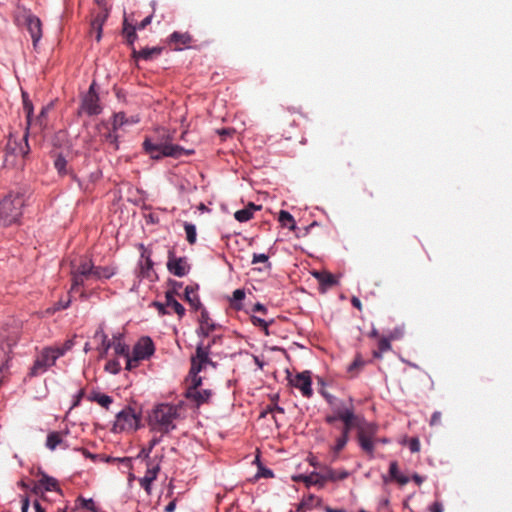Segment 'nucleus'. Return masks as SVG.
I'll return each mask as SVG.
<instances>
[{
	"label": "nucleus",
	"mask_w": 512,
	"mask_h": 512,
	"mask_svg": "<svg viewBox=\"0 0 512 512\" xmlns=\"http://www.w3.org/2000/svg\"><path fill=\"white\" fill-rule=\"evenodd\" d=\"M28 135L29 132L25 129V133L23 137L18 141L13 136H10L6 145V158L5 162H8V156L14 155L16 157L20 156L21 158H25L30 152V146L28 144Z\"/></svg>",
	"instance_id": "9"
},
{
	"label": "nucleus",
	"mask_w": 512,
	"mask_h": 512,
	"mask_svg": "<svg viewBox=\"0 0 512 512\" xmlns=\"http://www.w3.org/2000/svg\"><path fill=\"white\" fill-rule=\"evenodd\" d=\"M106 19V15H98L91 23V33L95 34V39L99 42L102 37V26Z\"/></svg>",
	"instance_id": "33"
},
{
	"label": "nucleus",
	"mask_w": 512,
	"mask_h": 512,
	"mask_svg": "<svg viewBox=\"0 0 512 512\" xmlns=\"http://www.w3.org/2000/svg\"><path fill=\"white\" fill-rule=\"evenodd\" d=\"M245 298V292L242 289H236L233 292V296L231 299V306L237 310L241 308L240 302Z\"/></svg>",
	"instance_id": "42"
},
{
	"label": "nucleus",
	"mask_w": 512,
	"mask_h": 512,
	"mask_svg": "<svg viewBox=\"0 0 512 512\" xmlns=\"http://www.w3.org/2000/svg\"><path fill=\"white\" fill-rule=\"evenodd\" d=\"M53 357L47 347L42 349L30 369L29 376L36 377L46 372L48 368L56 363Z\"/></svg>",
	"instance_id": "10"
},
{
	"label": "nucleus",
	"mask_w": 512,
	"mask_h": 512,
	"mask_svg": "<svg viewBox=\"0 0 512 512\" xmlns=\"http://www.w3.org/2000/svg\"><path fill=\"white\" fill-rule=\"evenodd\" d=\"M24 198L19 193H9L0 199V226L7 227L18 222L22 215Z\"/></svg>",
	"instance_id": "2"
},
{
	"label": "nucleus",
	"mask_w": 512,
	"mask_h": 512,
	"mask_svg": "<svg viewBox=\"0 0 512 512\" xmlns=\"http://www.w3.org/2000/svg\"><path fill=\"white\" fill-rule=\"evenodd\" d=\"M128 123V119L126 118L123 112L115 113L113 116L112 129L117 131L122 126Z\"/></svg>",
	"instance_id": "41"
},
{
	"label": "nucleus",
	"mask_w": 512,
	"mask_h": 512,
	"mask_svg": "<svg viewBox=\"0 0 512 512\" xmlns=\"http://www.w3.org/2000/svg\"><path fill=\"white\" fill-rule=\"evenodd\" d=\"M95 86L96 84L93 82L90 85L88 92L82 99L81 108L89 116L98 115L102 111V107L99 104V96L95 90Z\"/></svg>",
	"instance_id": "11"
},
{
	"label": "nucleus",
	"mask_w": 512,
	"mask_h": 512,
	"mask_svg": "<svg viewBox=\"0 0 512 512\" xmlns=\"http://www.w3.org/2000/svg\"><path fill=\"white\" fill-rule=\"evenodd\" d=\"M50 351V353L54 356V360L56 361L58 358L64 356L66 352L64 351L62 346H55V347H47Z\"/></svg>",
	"instance_id": "53"
},
{
	"label": "nucleus",
	"mask_w": 512,
	"mask_h": 512,
	"mask_svg": "<svg viewBox=\"0 0 512 512\" xmlns=\"http://www.w3.org/2000/svg\"><path fill=\"white\" fill-rule=\"evenodd\" d=\"M144 261L140 263V275L144 278L151 279L154 274L153 261L150 258V254L146 255V251L142 253Z\"/></svg>",
	"instance_id": "26"
},
{
	"label": "nucleus",
	"mask_w": 512,
	"mask_h": 512,
	"mask_svg": "<svg viewBox=\"0 0 512 512\" xmlns=\"http://www.w3.org/2000/svg\"><path fill=\"white\" fill-rule=\"evenodd\" d=\"M174 291L169 290L165 294L166 302L165 305L174 310V312L181 318L185 314V308L174 298Z\"/></svg>",
	"instance_id": "24"
},
{
	"label": "nucleus",
	"mask_w": 512,
	"mask_h": 512,
	"mask_svg": "<svg viewBox=\"0 0 512 512\" xmlns=\"http://www.w3.org/2000/svg\"><path fill=\"white\" fill-rule=\"evenodd\" d=\"M116 273L115 268L112 266H93L92 280L110 279Z\"/></svg>",
	"instance_id": "25"
},
{
	"label": "nucleus",
	"mask_w": 512,
	"mask_h": 512,
	"mask_svg": "<svg viewBox=\"0 0 512 512\" xmlns=\"http://www.w3.org/2000/svg\"><path fill=\"white\" fill-rule=\"evenodd\" d=\"M185 300L190 304V306L197 310L201 308L202 304L197 294H195V289L192 286H187L185 288Z\"/></svg>",
	"instance_id": "30"
},
{
	"label": "nucleus",
	"mask_w": 512,
	"mask_h": 512,
	"mask_svg": "<svg viewBox=\"0 0 512 512\" xmlns=\"http://www.w3.org/2000/svg\"><path fill=\"white\" fill-rule=\"evenodd\" d=\"M76 507L77 508H84L87 510H90L92 512H99L98 508L95 505V502L93 499H85L83 497H79L76 500Z\"/></svg>",
	"instance_id": "38"
},
{
	"label": "nucleus",
	"mask_w": 512,
	"mask_h": 512,
	"mask_svg": "<svg viewBox=\"0 0 512 512\" xmlns=\"http://www.w3.org/2000/svg\"><path fill=\"white\" fill-rule=\"evenodd\" d=\"M88 400L91 401V402H96L98 403L100 406L108 409L109 405L113 402V399L112 397L106 395V394H101L99 392H93L91 393L89 396H88Z\"/></svg>",
	"instance_id": "31"
},
{
	"label": "nucleus",
	"mask_w": 512,
	"mask_h": 512,
	"mask_svg": "<svg viewBox=\"0 0 512 512\" xmlns=\"http://www.w3.org/2000/svg\"><path fill=\"white\" fill-rule=\"evenodd\" d=\"M378 427L375 424L368 423L364 426L359 427L357 439L361 449L369 455L374 456V449L377 443L376 434Z\"/></svg>",
	"instance_id": "7"
},
{
	"label": "nucleus",
	"mask_w": 512,
	"mask_h": 512,
	"mask_svg": "<svg viewBox=\"0 0 512 512\" xmlns=\"http://www.w3.org/2000/svg\"><path fill=\"white\" fill-rule=\"evenodd\" d=\"M154 344L149 337H142L133 348V355L140 361L148 359L154 353Z\"/></svg>",
	"instance_id": "14"
},
{
	"label": "nucleus",
	"mask_w": 512,
	"mask_h": 512,
	"mask_svg": "<svg viewBox=\"0 0 512 512\" xmlns=\"http://www.w3.org/2000/svg\"><path fill=\"white\" fill-rule=\"evenodd\" d=\"M343 428H342V431H341V434H344V435H347L349 436V433L350 431L354 428V427H357L359 429V427H361L360 425V420H354V421H349V422H343Z\"/></svg>",
	"instance_id": "47"
},
{
	"label": "nucleus",
	"mask_w": 512,
	"mask_h": 512,
	"mask_svg": "<svg viewBox=\"0 0 512 512\" xmlns=\"http://www.w3.org/2000/svg\"><path fill=\"white\" fill-rule=\"evenodd\" d=\"M67 433H62L58 431L50 432L47 435L46 439V447L52 451H54L58 446H61L63 449L68 448V444L64 440V435Z\"/></svg>",
	"instance_id": "20"
},
{
	"label": "nucleus",
	"mask_w": 512,
	"mask_h": 512,
	"mask_svg": "<svg viewBox=\"0 0 512 512\" xmlns=\"http://www.w3.org/2000/svg\"><path fill=\"white\" fill-rule=\"evenodd\" d=\"M411 452H418L420 450V442L417 438H412L409 443Z\"/></svg>",
	"instance_id": "62"
},
{
	"label": "nucleus",
	"mask_w": 512,
	"mask_h": 512,
	"mask_svg": "<svg viewBox=\"0 0 512 512\" xmlns=\"http://www.w3.org/2000/svg\"><path fill=\"white\" fill-rule=\"evenodd\" d=\"M180 408L171 404L157 405L149 416L152 430L168 433L175 428L174 420L179 417Z\"/></svg>",
	"instance_id": "1"
},
{
	"label": "nucleus",
	"mask_w": 512,
	"mask_h": 512,
	"mask_svg": "<svg viewBox=\"0 0 512 512\" xmlns=\"http://www.w3.org/2000/svg\"><path fill=\"white\" fill-rule=\"evenodd\" d=\"M338 418L342 422L360 420V417L355 414L352 399H350L348 403H340L338 405Z\"/></svg>",
	"instance_id": "18"
},
{
	"label": "nucleus",
	"mask_w": 512,
	"mask_h": 512,
	"mask_svg": "<svg viewBox=\"0 0 512 512\" xmlns=\"http://www.w3.org/2000/svg\"><path fill=\"white\" fill-rule=\"evenodd\" d=\"M403 336V328H395L389 335L391 340L399 339Z\"/></svg>",
	"instance_id": "63"
},
{
	"label": "nucleus",
	"mask_w": 512,
	"mask_h": 512,
	"mask_svg": "<svg viewBox=\"0 0 512 512\" xmlns=\"http://www.w3.org/2000/svg\"><path fill=\"white\" fill-rule=\"evenodd\" d=\"M303 502H307L310 504V509H312L313 506H318L321 503V499L316 497L313 494L308 495L306 498L302 500Z\"/></svg>",
	"instance_id": "56"
},
{
	"label": "nucleus",
	"mask_w": 512,
	"mask_h": 512,
	"mask_svg": "<svg viewBox=\"0 0 512 512\" xmlns=\"http://www.w3.org/2000/svg\"><path fill=\"white\" fill-rule=\"evenodd\" d=\"M163 454H156L152 457V459L145 460L146 470H152L156 472H160L161 462L163 460Z\"/></svg>",
	"instance_id": "36"
},
{
	"label": "nucleus",
	"mask_w": 512,
	"mask_h": 512,
	"mask_svg": "<svg viewBox=\"0 0 512 512\" xmlns=\"http://www.w3.org/2000/svg\"><path fill=\"white\" fill-rule=\"evenodd\" d=\"M192 42V36L188 32H173L169 37V45L174 50H182L189 48Z\"/></svg>",
	"instance_id": "16"
},
{
	"label": "nucleus",
	"mask_w": 512,
	"mask_h": 512,
	"mask_svg": "<svg viewBox=\"0 0 512 512\" xmlns=\"http://www.w3.org/2000/svg\"><path fill=\"white\" fill-rule=\"evenodd\" d=\"M292 479H293V481H296V482L301 481V482L305 483V485L307 487L314 485V486H318L319 488H323L320 473H317V472H312L309 475L300 474L298 476H294Z\"/></svg>",
	"instance_id": "22"
},
{
	"label": "nucleus",
	"mask_w": 512,
	"mask_h": 512,
	"mask_svg": "<svg viewBox=\"0 0 512 512\" xmlns=\"http://www.w3.org/2000/svg\"><path fill=\"white\" fill-rule=\"evenodd\" d=\"M167 269L177 277H183L188 274L190 266L184 257H175L172 250L169 251Z\"/></svg>",
	"instance_id": "13"
},
{
	"label": "nucleus",
	"mask_w": 512,
	"mask_h": 512,
	"mask_svg": "<svg viewBox=\"0 0 512 512\" xmlns=\"http://www.w3.org/2000/svg\"><path fill=\"white\" fill-rule=\"evenodd\" d=\"M94 338L99 339L101 341V347L99 348V350H100V356L103 357L108 352V350L112 347V343L108 339L107 335L105 334V332L103 331V329L101 327H99L96 330V332L94 334Z\"/></svg>",
	"instance_id": "28"
},
{
	"label": "nucleus",
	"mask_w": 512,
	"mask_h": 512,
	"mask_svg": "<svg viewBox=\"0 0 512 512\" xmlns=\"http://www.w3.org/2000/svg\"><path fill=\"white\" fill-rule=\"evenodd\" d=\"M50 351V353L54 356V360L56 361L58 358L64 356L66 352L64 351L62 346H55V347H47Z\"/></svg>",
	"instance_id": "54"
},
{
	"label": "nucleus",
	"mask_w": 512,
	"mask_h": 512,
	"mask_svg": "<svg viewBox=\"0 0 512 512\" xmlns=\"http://www.w3.org/2000/svg\"><path fill=\"white\" fill-rule=\"evenodd\" d=\"M278 220L282 226L288 227L290 230H295V228H296L295 220H294L293 216L288 211L281 210L279 212Z\"/></svg>",
	"instance_id": "34"
},
{
	"label": "nucleus",
	"mask_w": 512,
	"mask_h": 512,
	"mask_svg": "<svg viewBox=\"0 0 512 512\" xmlns=\"http://www.w3.org/2000/svg\"><path fill=\"white\" fill-rule=\"evenodd\" d=\"M251 321L255 326L262 328L266 335H269L268 323L264 319L256 317V316H251Z\"/></svg>",
	"instance_id": "50"
},
{
	"label": "nucleus",
	"mask_w": 512,
	"mask_h": 512,
	"mask_svg": "<svg viewBox=\"0 0 512 512\" xmlns=\"http://www.w3.org/2000/svg\"><path fill=\"white\" fill-rule=\"evenodd\" d=\"M256 476L258 478L259 477L271 478V477H273V472H272V470L267 469V468H260Z\"/></svg>",
	"instance_id": "60"
},
{
	"label": "nucleus",
	"mask_w": 512,
	"mask_h": 512,
	"mask_svg": "<svg viewBox=\"0 0 512 512\" xmlns=\"http://www.w3.org/2000/svg\"><path fill=\"white\" fill-rule=\"evenodd\" d=\"M389 474L391 479L395 480L399 475L398 464L396 461L390 463Z\"/></svg>",
	"instance_id": "58"
},
{
	"label": "nucleus",
	"mask_w": 512,
	"mask_h": 512,
	"mask_svg": "<svg viewBox=\"0 0 512 512\" xmlns=\"http://www.w3.org/2000/svg\"><path fill=\"white\" fill-rule=\"evenodd\" d=\"M125 358H126V369H128V370H132L133 368H136L140 361L133 354H132V356H130V354H129L128 357H125Z\"/></svg>",
	"instance_id": "55"
},
{
	"label": "nucleus",
	"mask_w": 512,
	"mask_h": 512,
	"mask_svg": "<svg viewBox=\"0 0 512 512\" xmlns=\"http://www.w3.org/2000/svg\"><path fill=\"white\" fill-rule=\"evenodd\" d=\"M199 322L200 326L197 330L199 336L208 337L209 334L217 328V325L212 321L205 308L201 311Z\"/></svg>",
	"instance_id": "17"
},
{
	"label": "nucleus",
	"mask_w": 512,
	"mask_h": 512,
	"mask_svg": "<svg viewBox=\"0 0 512 512\" xmlns=\"http://www.w3.org/2000/svg\"><path fill=\"white\" fill-rule=\"evenodd\" d=\"M22 98H23V111L26 116V130L29 132L31 130V127L33 125V104L28 98V94L26 92H22Z\"/></svg>",
	"instance_id": "23"
},
{
	"label": "nucleus",
	"mask_w": 512,
	"mask_h": 512,
	"mask_svg": "<svg viewBox=\"0 0 512 512\" xmlns=\"http://www.w3.org/2000/svg\"><path fill=\"white\" fill-rule=\"evenodd\" d=\"M41 26V21L38 17L29 16L27 18V29L31 35L34 45H36L42 36Z\"/></svg>",
	"instance_id": "19"
},
{
	"label": "nucleus",
	"mask_w": 512,
	"mask_h": 512,
	"mask_svg": "<svg viewBox=\"0 0 512 512\" xmlns=\"http://www.w3.org/2000/svg\"><path fill=\"white\" fill-rule=\"evenodd\" d=\"M140 417L131 407H125L117 413L113 425L114 432L133 431L139 427Z\"/></svg>",
	"instance_id": "6"
},
{
	"label": "nucleus",
	"mask_w": 512,
	"mask_h": 512,
	"mask_svg": "<svg viewBox=\"0 0 512 512\" xmlns=\"http://www.w3.org/2000/svg\"><path fill=\"white\" fill-rule=\"evenodd\" d=\"M234 217L239 222H246L249 221L253 215L250 210L245 207L244 209L236 211Z\"/></svg>",
	"instance_id": "45"
},
{
	"label": "nucleus",
	"mask_w": 512,
	"mask_h": 512,
	"mask_svg": "<svg viewBox=\"0 0 512 512\" xmlns=\"http://www.w3.org/2000/svg\"><path fill=\"white\" fill-rule=\"evenodd\" d=\"M184 229H185V232H186V239H187V241L190 244H194L196 242V237H197L195 225L186 222L184 224Z\"/></svg>",
	"instance_id": "43"
},
{
	"label": "nucleus",
	"mask_w": 512,
	"mask_h": 512,
	"mask_svg": "<svg viewBox=\"0 0 512 512\" xmlns=\"http://www.w3.org/2000/svg\"><path fill=\"white\" fill-rule=\"evenodd\" d=\"M114 339H115V342L112 344V346L115 350V353L117 355H122L124 357H128L129 347L126 344L121 342L120 336L119 337L114 336Z\"/></svg>",
	"instance_id": "39"
},
{
	"label": "nucleus",
	"mask_w": 512,
	"mask_h": 512,
	"mask_svg": "<svg viewBox=\"0 0 512 512\" xmlns=\"http://www.w3.org/2000/svg\"><path fill=\"white\" fill-rule=\"evenodd\" d=\"M144 151L155 160L161 159L162 157H174L178 158L182 154L190 155L193 151H187L179 145L167 144V143H153L151 139L146 138L143 142Z\"/></svg>",
	"instance_id": "3"
},
{
	"label": "nucleus",
	"mask_w": 512,
	"mask_h": 512,
	"mask_svg": "<svg viewBox=\"0 0 512 512\" xmlns=\"http://www.w3.org/2000/svg\"><path fill=\"white\" fill-rule=\"evenodd\" d=\"M151 453H152V450L148 447H143L139 454L137 455V458L138 459H142V460H148V459H152V456H151Z\"/></svg>",
	"instance_id": "57"
},
{
	"label": "nucleus",
	"mask_w": 512,
	"mask_h": 512,
	"mask_svg": "<svg viewBox=\"0 0 512 512\" xmlns=\"http://www.w3.org/2000/svg\"><path fill=\"white\" fill-rule=\"evenodd\" d=\"M202 377L191 378V383L186 390L185 396L193 402L197 407L207 404L213 395L210 389H201Z\"/></svg>",
	"instance_id": "8"
},
{
	"label": "nucleus",
	"mask_w": 512,
	"mask_h": 512,
	"mask_svg": "<svg viewBox=\"0 0 512 512\" xmlns=\"http://www.w3.org/2000/svg\"><path fill=\"white\" fill-rule=\"evenodd\" d=\"M364 365H365V362L362 360V358L359 355H357L356 358L354 359V361L350 364L348 370L350 372H352L354 370L358 371Z\"/></svg>",
	"instance_id": "52"
},
{
	"label": "nucleus",
	"mask_w": 512,
	"mask_h": 512,
	"mask_svg": "<svg viewBox=\"0 0 512 512\" xmlns=\"http://www.w3.org/2000/svg\"><path fill=\"white\" fill-rule=\"evenodd\" d=\"M67 164V160L62 155H58L54 160V167L60 175L68 174Z\"/></svg>",
	"instance_id": "40"
},
{
	"label": "nucleus",
	"mask_w": 512,
	"mask_h": 512,
	"mask_svg": "<svg viewBox=\"0 0 512 512\" xmlns=\"http://www.w3.org/2000/svg\"><path fill=\"white\" fill-rule=\"evenodd\" d=\"M136 29V26L129 24L126 18L124 19L123 35L129 45H132L137 38Z\"/></svg>",
	"instance_id": "32"
},
{
	"label": "nucleus",
	"mask_w": 512,
	"mask_h": 512,
	"mask_svg": "<svg viewBox=\"0 0 512 512\" xmlns=\"http://www.w3.org/2000/svg\"><path fill=\"white\" fill-rule=\"evenodd\" d=\"M162 52L161 47H152V48H143L140 51L133 50L134 57L141 58L143 60H151L154 57H157Z\"/></svg>",
	"instance_id": "27"
},
{
	"label": "nucleus",
	"mask_w": 512,
	"mask_h": 512,
	"mask_svg": "<svg viewBox=\"0 0 512 512\" xmlns=\"http://www.w3.org/2000/svg\"><path fill=\"white\" fill-rule=\"evenodd\" d=\"M391 339L388 338H381L378 342V350L373 352V356L375 358H381L382 353L387 352L391 349L390 344Z\"/></svg>",
	"instance_id": "37"
},
{
	"label": "nucleus",
	"mask_w": 512,
	"mask_h": 512,
	"mask_svg": "<svg viewBox=\"0 0 512 512\" xmlns=\"http://www.w3.org/2000/svg\"><path fill=\"white\" fill-rule=\"evenodd\" d=\"M48 112V107H43L39 113V115L33 119V125L31 129L42 130L46 126V116Z\"/></svg>",
	"instance_id": "35"
},
{
	"label": "nucleus",
	"mask_w": 512,
	"mask_h": 512,
	"mask_svg": "<svg viewBox=\"0 0 512 512\" xmlns=\"http://www.w3.org/2000/svg\"><path fill=\"white\" fill-rule=\"evenodd\" d=\"M154 481L151 480V478H147L144 476L143 478L139 479L140 486L145 490V492L150 495L151 494V486Z\"/></svg>",
	"instance_id": "51"
},
{
	"label": "nucleus",
	"mask_w": 512,
	"mask_h": 512,
	"mask_svg": "<svg viewBox=\"0 0 512 512\" xmlns=\"http://www.w3.org/2000/svg\"><path fill=\"white\" fill-rule=\"evenodd\" d=\"M43 490L45 491H55L61 494V489L59 486V483L57 479L48 476L46 474H42L41 478L38 480L37 483H35L33 487V492L35 494L42 493Z\"/></svg>",
	"instance_id": "15"
},
{
	"label": "nucleus",
	"mask_w": 512,
	"mask_h": 512,
	"mask_svg": "<svg viewBox=\"0 0 512 512\" xmlns=\"http://www.w3.org/2000/svg\"><path fill=\"white\" fill-rule=\"evenodd\" d=\"M105 369L112 374H117L121 369V365L117 360H110L106 363Z\"/></svg>",
	"instance_id": "49"
},
{
	"label": "nucleus",
	"mask_w": 512,
	"mask_h": 512,
	"mask_svg": "<svg viewBox=\"0 0 512 512\" xmlns=\"http://www.w3.org/2000/svg\"><path fill=\"white\" fill-rule=\"evenodd\" d=\"M268 255L266 254H253V259H252V263L253 264H256V263H266L268 262Z\"/></svg>",
	"instance_id": "59"
},
{
	"label": "nucleus",
	"mask_w": 512,
	"mask_h": 512,
	"mask_svg": "<svg viewBox=\"0 0 512 512\" xmlns=\"http://www.w3.org/2000/svg\"><path fill=\"white\" fill-rule=\"evenodd\" d=\"M347 476H348L347 472L337 473L336 471H334L331 468H327L325 470V472L320 473L323 487L325 486L327 481L342 480V479H345Z\"/></svg>",
	"instance_id": "29"
},
{
	"label": "nucleus",
	"mask_w": 512,
	"mask_h": 512,
	"mask_svg": "<svg viewBox=\"0 0 512 512\" xmlns=\"http://www.w3.org/2000/svg\"><path fill=\"white\" fill-rule=\"evenodd\" d=\"M93 262L91 259L81 257L78 261L72 262L71 275L72 287L71 291H75L78 287L84 286L86 281L93 278Z\"/></svg>",
	"instance_id": "4"
},
{
	"label": "nucleus",
	"mask_w": 512,
	"mask_h": 512,
	"mask_svg": "<svg viewBox=\"0 0 512 512\" xmlns=\"http://www.w3.org/2000/svg\"><path fill=\"white\" fill-rule=\"evenodd\" d=\"M10 361V357L5 351L4 348H0V372L2 373L4 370L8 369V363Z\"/></svg>",
	"instance_id": "46"
},
{
	"label": "nucleus",
	"mask_w": 512,
	"mask_h": 512,
	"mask_svg": "<svg viewBox=\"0 0 512 512\" xmlns=\"http://www.w3.org/2000/svg\"><path fill=\"white\" fill-rule=\"evenodd\" d=\"M441 418H442L441 412H438V411L434 412L431 416L430 425L434 426V425L440 424Z\"/></svg>",
	"instance_id": "61"
},
{
	"label": "nucleus",
	"mask_w": 512,
	"mask_h": 512,
	"mask_svg": "<svg viewBox=\"0 0 512 512\" xmlns=\"http://www.w3.org/2000/svg\"><path fill=\"white\" fill-rule=\"evenodd\" d=\"M290 384L299 389L302 395L306 398H310L313 394L311 372L303 371L296 374L293 378L289 379Z\"/></svg>",
	"instance_id": "12"
},
{
	"label": "nucleus",
	"mask_w": 512,
	"mask_h": 512,
	"mask_svg": "<svg viewBox=\"0 0 512 512\" xmlns=\"http://www.w3.org/2000/svg\"><path fill=\"white\" fill-rule=\"evenodd\" d=\"M115 132L116 131H114L112 129V130H109L106 133H104L102 136L106 142L113 144L115 146V148L117 149L118 148V144H117L118 135Z\"/></svg>",
	"instance_id": "48"
},
{
	"label": "nucleus",
	"mask_w": 512,
	"mask_h": 512,
	"mask_svg": "<svg viewBox=\"0 0 512 512\" xmlns=\"http://www.w3.org/2000/svg\"><path fill=\"white\" fill-rule=\"evenodd\" d=\"M210 356V344H205L204 341H200L196 347L195 355L191 357V368L189 376L191 378L200 377L198 374L206 369L207 365L215 367V363L211 360Z\"/></svg>",
	"instance_id": "5"
},
{
	"label": "nucleus",
	"mask_w": 512,
	"mask_h": 512,
	"mask_svg": "<svg viewBox=\"0 0 512 512\" xmlns=\"http://www.w3.org/2000/svg\"><path fill=\"white\" fill-rule=\"evenodd\" d=\"M349 441V436L341 434L337 439L336 443L333 446L332 450L337 455L340 453L344 447L346 446L347 442Z\"/></svg>",
	"instance_id": "44"
},
{
	"label": "nucleus",
	"mask_w": 512,
	"mask_h": 512,
	"mask_svg": "<svg viewBox=\"0 0 512 512\" xmlns=\"http://www.w3.org/2000/svg\"><path fill=\"white\" fill-rule=\"evenodd\" d=\"M313 276L318 280L322 290L325 291L337 285L338 281L333 274L327 271H315L312 273Z\"/></svg>",
	"instance_id": "21"
},
{
	"label": "nucleus",
	"mask_w": 512,
	"mask_h": 512,
	"mask_svg": "<svg viewBox=\"0 0 512 512\" xmlns=\"http://www.w3.org/2000/svg\"><path fill=\"white\" fill-rule=\"evenodd\" d=\"M429 511L430 512H443V505H442V503H440L438 501L434 502L430 506Z\"/></svg>",
	"instance_id": "64"
}]
</instances>
